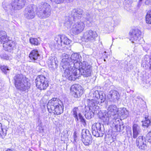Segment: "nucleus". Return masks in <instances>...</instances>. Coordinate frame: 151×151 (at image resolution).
I'll list each match as a JSON object with an SVG mask.
<instances>
[{
	"mask_svg": "<svg viewBox=\"0 0 151 151\" xmlns=\"http://www.w3.org/2000/svg\"><path fill=\"white\" fill-rule=\"evenodd\" d=\"M9 40L4 31H0V41L2 43L6 42Z\"/></svg>",
	"mask_w": 151,
	"mask_h": 151,
	"instance_id": "24",
	"label": "nucleus"
},
{
	"mask_svg": "<svg viewBox=\"0 0 151 151\" xmlns=\"http://www.w3.org/2000/svg\"><path fill=\"white\" fill-rule=\"evenodd\" d=\"M51 12V8L49 4L42 2L37 7L34 5H28L24 11V15L27 19H34L36 14L40 18L44 19L48 17Z\"/></svg>",
	"mask_w": 151,
	"mask_h": 151,
	"instance_id": "1",
	"label": "nucleus"
},
{
	"mask_svg": "<svg viewBox=\"0 0 151 151\" xmlns=\"http://www.w3.org/2000/svg\"><path fill=\"white\" fill-rule=\"evenodd\" d=\"M92 134L97 137H102L104 133V132L102 130H95L94 129H92Z\"/></svg>",
	"mask_w": 151,
	"mask_h": 151,
	"instance_id": "29",
	"label": "nucleus"
},
{
	"mask_svg": "<svg viewBox=\"0 0 151 151\" xmlns=\"http://www.w3.org/2000/svg\"><path fill=\"white\" fill-rule=\"evenodd\" d=\"M61 58L62 61L61 64L64 70L69 68L70 65L69 63L71 62L70 58L69 55L64 53L62 54Z\"/></svg>",
	"mask_w": 151,
	"mask_h": 151,
	"instance_id": "14",
	"label": "nucleus"
},
{
	"mask_svg": "<svg viewBox=\"0 0 151 151\" xmlns=\"http://www.w3.org/2000/svg\"><path fill=\"white\" fill-rule=\"evenodd\" d=\"M29 151H32V150H31V149H29V150H28Z\"/></svg>",
	"mask_w": 151,
	"mask_h": 151,
	"instance_id": "50",
	"label": "nucleus"
},
{
	"mask_svg": "<svg viewBox=\"0 0 151 151\" xmlns=\"http://www.w3.org/2000/svg\"><path fill=\"white\" fill-rule=\"evenodd\" d=\"M79 112V110L78 107H74L71 112V114L75 118V120L76 122L78 121V116L79 113H80Z\"/></svg>",
	"mask_w": 151,
	"mask_h": 151,
	"instance_id": "25",
	"label": "nucleus"
},
{
	"mask_svg": "<svg viewBox=\"0 0 151 151\" xmlns=\"http://www.w3.org/2000/svg\"><path fill=\"white\" fill-rule=\"evenodd\" d=\"M0 58L4 60H9L12 59V57L10 55L4 53L0 54Z\"/></svg>",
	"mask_w": 151,
	"mask_h": 151,
	"instance_id": "31",
	"label": "nucleus"
},
{
	"mask_svg": "<svg viewBox=\"0 0 151 151\" xmlns=\"http://www.w3.org/2000/svg\"><path fill=\"white\" fill-rule=\"evenodd\" d=\"M70 91L72 95L75 98L80 97L83 94V89L79 84H74L70 88Z\"/></svg>",
	"mask_w": 151,
	"mask_h": 151,
	"instance_id": "12",
	"label": "nucleus"
},
{
	"mask_svg": "<svg viewBox=\"0 0 151 151\" xmlns=\"http://www.w3.org/2000/svg\"><path fill=\"white\" fill-rule=\"evenodd\" d=\"M104 61H105V59H104Z\"/></svg>",
	"mask_w": 151,
	"mask_h": 151,
	"instance_id": "52",
	"label": "nucleus"
},
{
	"mask_svg": "<svg viewBox=\"0 0 151 151\" xmlns=\"http://www.w3.org/2000/svg\"><path fill=\"white\" fill-rule=\"evenodd\" d=\"M70 25H69L68 26V27H70Z\"/></svg>",
	"mask_w": 151,
	"mask_h": 151,
	"instance_id": "51",
	"label": "nucleus"
},
{
	"mask_svg": "<svg viewBox=\"0 0 151 151\" xmlns=\"http://www.w3.org/2000/svg\"><path fill=\"white\" fill-rule=\"evenodd\" d=\"M48 64L52 70L56 69L58 66V62L57 59L54 57H50L48 60Z\"/></svg>",
	"mask_w": 151,
	"mask_h": 151,
	"instance_id": "18",
	"label": "nucleus"
},
{
	"mask_svg": "<svg viewBox=\"0 0 151 151\" xmlns=\"http://www.w3.org/2000/svg\"><path fill=\"white\" fill-rule=\"evenodd\" d=\"M14 78L15 85L17 89L21 91H25L30 88V83L25 80L23 75L16 74Z\"/></svg>",
	"mask_w": 151,
	"mask_h": 151,
	"instance_id": "6",
	"label": "nucleus"
},
{
	"mask_svg": "<svg viewBox=\"0 0 151 151\" xmlns=\"http://www.w3.org/2000/svg\"><path fill=\"white\" fill-rule=\"evenodd\" d=\"M132 131L141 132V129L138 124H134L132 127Z\"/></svg>",
	"mask_w": 151,
	"mask_h": 151,
	"instance_id": "38",
	"label": "nucleus"
},
{
	"mask_svg": "<svg viewBox=\"0 0 151 151\" xmlns=\"http://www.w3.org/2000/svg\"><path fill=\"white\" fill-rule=\"evenodd\" d=\"M117 113L119 116H121L124 119L126 118L129 114L128 111L125 108H118Z\"/></svg>",
	"mask_w": 151,
	"mask_h": 151,
	"instance_id": "21",
	"label": "nucleus"
},
{
	"mask_svg": "<svg viewBox=\"0 0 151 151\" xmlns=\"http://www.w3.org/2000/svg\"><path fill=\"white\" fill-rule=\"evenodd\" d=\"M63 103L59 99L54 98L50 100L47 105L48 111L49 113L55 109L59 105L63 106Z\"/></svg>",
	"mask_w": 151,
	"mask_h": 151,
	"instance_id": "11",
	"label": "nucleus"
},
{
	"mask_svg": "<svg viewBox=\"0 0 151 151\" xmlns=\"http://www.w3.org/2000/svg\"><path fill=\"white\" fill-rule=\"evenodd\" d=\"M101 125L99 123L94 124L92 126V129H94L95 130H102L101 129Z\"/></svg>",
	"mask_w": 151,
	"mask_h": 151,
	"instance_id": "32",
	"label": "nucleus"
},
{
	"mask_svg": "<svg viewBox=\"0 0 151 151\" xmlns=\"http://www.w3.org/2000/svg\"><path fill=\"white\" fill-rule=\"evenodd\" d=\"M130 134V135L131 136H132V131L131 130H130V131H129V132H128Z\"/></svg>",
	"mask_w": 151,
	"mask_h": 151,
	"instance_id": "47",
	"label": "nucleus"
},
{
	"mask_svg": "<svg viewBox=\"0 0 151 151\" xmlns=\"http://www.w3.org/2000/svg\"><path fill=\"white\" fill-rule=\"evenodd\" d=\"M146 138L148 140L149 142H151V131L147 134Z\"/></svg>",
	"mask_w": 151,
	"mask_h": 151,
	"instance_id": "42",
	"label": "nucleus"
},
{
	"mask_svg": "<svg viewBox=\"0 0 151 151\" xmlns=\"http://www.w3.org/2000/svg\"><path fill=\"white\" fill-rule=\"evenodd\" d=\"M150 2V0H147L145 2V4L146 5H148L149 4Z\"/></svg>",
	"mask_w": 151,
	"mask_h": 151,
	"instance_id": "44",
	"label": "nucleus"
},
{
	"mask_svg": "<svg viewBox=\"0 0 151 151\" xmlns=\"http://www.w3.org/2000/svg\"><path fill=\"white\" fill-rule=\"evenodd\" d=\"M136 144L139 149L144 150L146 147L145 137L143 136L139 137L136 140Z\"/></svg>",
	"mask_w": 151,
	"mask_h": 151,
	"instance_id": "17",
	"label": "nucleus"
},
{
	"mask_svg": "<svg viewBox=\"0 0 151 151\" xmlns=\"http://www.w3.org/2000/svg\"><path fill=\"white\" fill-rule=\"evenodd\" d=\"M82 137H91V135L89 131L86 129H83L82 130Z\"/></svg>",
	"mask_w": 151,
	"mask_h": 151,
	"instance_id": "33",
	"label": "nucleus"
},
{
	"mask_svg": "<svg viewBox=\"0 0 151 151\" xmlns=\"http://www.w3.org/2000/svg\"><path fill=\"white\" fill-rule=\"evenodd\" d=\"M141 34V31L138 29H137L132 30L129 32L130 37V40L132 42H134V41H139Z\"/></svg>",
	"mask_w": 151,
	"mask_h": 151,
	"instance_id": "15",
	"label": "nucleus"
},
{
	"mask_svg": "<svg viewBox=\"0 0 151 151\" xmlns=\"http://www.w3.org/2000/svg\"><path fill=\"white\" fill-rule=\"evenodd\" d=\"M80 58H81V57L80 55L77 53H74L71 56L70 61L72 62L79 61Z\"/></svg>",
	"mask_w": 151,
	"mask_h": 151,
	"instance_id": "28",
	"label": "nucleus"
},
{
	"mask_svg": "<svg viewBox=\"0 0 151 151\" xmlns=\"http://www.w3.org/2000/svg\"><path fill=\"white\" fill-rule=\"evenodd\" d=\"M91 96L93 98L86 99L85 102L88 106V107L89 110H97L99 109V107L97 105V101L95 99L96 98L97 99L98 103H101L105 100V95L101 91L96 90L93 92Z\"/></svg>",
	"mask_w": 151,
	"mask_h": 151,
	"instance_id": "3",
	"label": "nucleus"
},
{
	"mask_svg": "<svg viewBox=\"0 0 151 151\" xmlns=\"http://www.w3.org/2000/svg\"><path fill=\"white\" fill-rule=\"evenodd\" d=\"M29 40L30 43L34 45H37L40 44L38 40L36 38H30Z\"/></svg>",
	"mask_w": 151,
	"mask_h": 151,
	"instance_id": "36",
	"label": "nucleus"
},
{
	"mask_svg": "<svg viewBox=\"0 0 151 151\" xmlns=\"http://www.w3.org/2000/svg\"><path fill=\"white\" fill-rule=\"evenodd\" d=\"M146 20L147 23L151 24V10L147 12L146 16Z\"/></svg>",
	"mask_w": 151,
	"mask_h": 151,
	"instance_id": "35",
	"label": "nucleus"
},
{
	"mask_svg": "<svg viewBox=\"0 0 151 151\" xmlns=\"http://www.w3.org/2000/svg\"><path fill=\"white\" fill-rule=\"evenodd\" d=\"M98 35L95 31L91 30L87 31L83 34V37L87 42L93 41L96 40Z\"/></svg>",
	"mask_w": 151,
	"mask_h": 151,
	"instance_id": "13",
	"label": "nucleus"
},
{
	"mask_svg": "<svg viewBox=\"0 0 151 151\" xmlns=\"http://www.w3.org/2000/svg\"><path fill=\"white\" fill-rule=\"evenodd\" d=\"M15 42L10 40L3 43V45L5 50L9 51H11V50L15 48Z\"/></svg>",
	"mask_w": 151,
	"mask_h": 151,
	"instance_id": "19",
	"label": "nucleus"
},
{
	"mask_svg": "<svg viewBox=\"0 0 151 151\" xmlns=\"http://www.w3.org/2000/svg\"><path fill=\"white\" fill-rule=\"evenodd\" d=\"M117 111V108L116 105H110L108 107L107 111L103 114L100 118L105 123L108 124L109 121H112L115 119Z\"/></svg>",
	"mask_w": 151,
	"mask_h": 151,
	"instance_id": "5",
	"label": "nucleus"
},
{
	"mask_svg": "<svg viewBox=\"0 0 151 151\" xmlns=\"http://www.w3.org/2000/svg\"><path fill=\"white\" fill-rule=\"evenodd\" d=\"M141 132L133 131V137L134 138H136L140 134Z\"/></svg>",
	"mask_w": 151,
	"mask_h": 151,
	"instance_id": "41",
	"label": "nucleus"
},
{
	"mask_svg": "<svg viewBox=\"0 0 151 151\" xmlns=\"http://www.w3.org/2000/svg\"><path fill=\"white\" fill-rule=\"evenodd\" d=\"M108 97L110 101L116 102L120 98V95L118 91L115 90L111 91L108 94Z\"/></svg>",
	"mask_w": 151,
	"mask_h": 151,
	"instance_id": "16",
	"label": "nucleus"
},
{
	"mask_svg": "<svg viewBox=\"0 0 151 151\" xmlns=\"http://www.w3.org/2000/svg\"><path fill=\"white\" fill-rule=\"evenodd\" d=\"M78 116L79 119L81 120V122L83 123V125H85L86 124L85 120L81 115V113H79Z\"/></svg>",
	"mask_w": 151,
	"mask_h": 151,
	"instance_id": "40",
	"label": "nucleus"
},
{
	"mask_svg": "<svg viewBox=\"0 0 151 151\" xmlns=\"http://www.w3.org/2000/svg\"><path fill=\"white\" fill-rule=\"evenodd\" d=\"M142 126H143L146 127H147L150 124V121L147 118H145V120L144 121H142Z\"/></svg>",
	"mask_w": 151,
	"mask_h": 151,
	"instance_id": "37",
	"label": "nucleus"
},
{
	"mask_svg": "<svg viewBox=\"0 0 151 151\" xmlns=\"http://www.w3.org/2000/svg\"><path fill=\"white\" fill-rule=\"evenodd\" d=\"M91 66L88 64V63L83 61L81 68L75 69L74 70V75L72 77H70V81H74L76 78H78L81 75L84 77L90 76L91 73Z\"/></svg>",
	"mask_w": 151,
	"mask_h": 151,
	"instance_id": "4",
	"label": "nucleus"
},
{
	"mask_svg": "<svg viewBox=\"0 0 151 151\" xmlns=\"http://www.w3.org/2000/svg\"><path fill=\"white\" fill-rule=\"evenodd\" d=\"M121 126L120 125H116L115 126V127L116 129V131L118 132L120 131L121 129Z\"/></svg>",
	"mask_w": 151,
	"mask_h": 151,
	"instance_id": "43",
	"label": "nucleus"
},
{
	"mask_svg": "<svg viewBox=\"0 0 151 151\" xmlns=\"http://www.w3.org/2000/svg\"><path fill=\"white\" fill-rule=\"evenodd\" d=\"M63 111V106H60L59 105L57 108L53 110V111H51V113H53L55 114L60 115L62 114Z\"/></svg>",
	"mask_w": 151,
	"mask_h": 151,
	"instance_id": "26",
	"label": "nucleus"
},
{
	"mask_svg": "<svg viewBox=\"0 0 151 151\" xmlns=\"http://www.w3.org/2000/svg\"><path fill=\"white\" fill-rule=\"evenodd\" d=\"M85 14L86 17H83L80 21L75 23L72 26L70 31L73 34L78 35L83 30L85 27L84 23L88 26L91 25L95 16V14L88 11L85 13Z\"/></svg>",
	"mask_w": 151,
	"mask_h": 151,
	"instance_id": "2",
	"label": "nucleus"
},
{
	"mask_svg": "<svg viewBox=\"0 0 151 151\" xmlns=\"http://www.w3.org/2000/svg\"><path fill=\"white\" fill-rule=\"evenodd\" d=\"M40 56L38 50L37 49H34L30 52L29 57L32 60L35 61L38 59Z\"/></svg>",
	"mask_w": 151,
	"mask_h": 151,
	"instance_id": "22",
	"label": "nucleus"
},
{
	"mask_svg": "<svg viewBox=\"0 0 151 151\" xmlns=\"http://www.w3.org/2000/svg\"><path fill=\"white\" fill-rule=\"evenodd\" d=\"M25 3V0H12L10 4H6L4 9L6 10H20L24 6Z\"/></svg>",
	"mask_w": 151,
	"mask_h": 151,
	"instance_id": "8",
	"label": "nucleus"
},
{
	"mask_svg": "<svg viewBox=\"0 0 151 151\" xmlns=\"http://www.w3.org/2000/svg\"><path fill=\"white\" fill-rule=\"evenodd\" d=\"M83 62L79 61L72 62L71 61L69 63V68L64 70L63 76L65 77L69 80H70V77H72L74 75V71L75 69H79L82 66Z\"/></svg>",
	"mask_w": 151,
	"mask_h": 151,
	"instance_id": "7",
	"label": "nucleus"
},
{
	"mask_svg": "<svg viewBox=\"0 0 151 151\" xmlns=\"http://www.w3.org/2000/svg\"><path fill=\"white\" fill-rule=\"evenodd\" d=\"M6 134V130L3 128L2 124L0 123V137L4 139Z\"/></svg>",
	"mask_w": 151,
	"mask_h": 151,
	"instance_id": "30",
	"label": "nucleus"
},
{
	"mask_svg": "<svg viewBox=\"0 0 151 151\" xmlns=\"http://www.w3.org/2000/svg\"><path fill=\"white\" fill-rule=\"evenodd\" d=\"M142 0H139V3L140 4H142Z\"/></svg>",
	"mask_w": 151,
	"mask_h": 151,
	"instance_id": "48",
	"label": "nucleus"
},
{
	"mask_svg": "<svg viewBox=\"0 0 151 151\" xmlns=\"http://www.w3.org/2000/svg\"><path fill=\"white\" fill-rule=\"evenodd\" d=\"M43 131V129H42L41 131H40V132H42Z\"/></svg>",
	"mask_w": 151,
	"mask_h": 151,
	"instance_id": "49",
	"label": "nucleus"
},
{
	"mask_svg": "<svg viewBox=\"0 0 151 151\" xmlns=\"http://www.w3.org/2000/svg\"><path fill=\"white\" fill-rule=\"evenodd\" d=\"M35 81L37 86L40 90H45L48 86V79L43 75L38 76Z\"/></svg>",
	"mask_w": 151,
	"mask_h": 151,
	"instance_id": "10",
	"label": "nucleus"
},
{
	"mask_svg": "<svg viewBox=\"0 0 151 151\" xmlns=\"http://www.w3.org/2000/svg\"><path fill=\"white\" fill-rule=\"evenodd\" d=\"M6 151H15L14 150L11 149H8Z\"/></svg>",
	"mask_w": 151,
	"mask_h": 151,
	"instance_id": "45",
	"label": "nucleus"
},
{
	"mask_svg": "<svg viewBox=\"0 0 151 151\" xmlns=\"http://www.w3.org/2000/svg\"><path fill=\"white\" fill-rule=\"evenodd\" d=\"M55 42L54 45L53 44L52 49H59L63 45H69L70 40L65 36L63 35L61 36H58L55 37Z\"/></svg>",
	"mask_w": 151,
	"mask_h": 151,
	"instance_id": "9",
	"label": "nucleus"
},
{
	"mask_svg": "<svg viewBox=\"0 0 151 151\" xmlns=\"http://www.w3.org/2000/svg\"><path fill=\"white\" fill-rule=\"evenodd\" d=\"M82 137L83 138L82 141L85 145L88 146L91 144L92 140L91 137Z\"/></svg>",
	"mask_w": 151,
	"mask_h": 151,
	"instance_id": "27",
	"label": "nucleus"
},
{
	"mask_svg": "<svg viewBox=\"0 0 151 151\" xmlns=\"http://www.w3.org/2000/svg\"><path fill=\"white\" fill-rule=\"evenodd\" d=\"M85 111H84V114L86 118L88 119H90L93 117L95 111L97 110H89L88 107H85Z\"/></svg>",
	"mask_w": 151,
	"mask_h": 151,
	"instance_id": "20",
	"label": "nucleus"
},
{
	"mask_svg": "<svg viewBox=\"0 0 151 151\" xmlns=\"http://www.w3.org/2000/svg\"><path fill=\"white\" fill-rule=\"evenodd\" d=\"M73 0H52L53 2L55 3L59 4L64 2H67L68 1H72Z\"/></svg>",
	"mask_w": 151,
	"mask_h": 151,
	"instance_id": "39",
	"label": "nucleus"
},
{
	"mask_svg": "<svg viewBox=\"0 0 151 151\" xmlns=\"http://www.w3.org/2000/svg\"><path fill=\"white\" fill-rule=\"evenodd\" d=\"M71 24V22H70L69 21H68L66 22V23H65V24L66 25H67L68 24Z\"/></svg>",
	"mask_w": 151,
	"mask_h": 151,
	"instance_id": "46",
	"label": "nucleus"
},
{
	"mask_svg": "<svg viewBox=\"0 0 151 151\" xmlns=\"http://www.w3.org/2000/svg\"><path fill=\"white\" fill-rule=\"evenodd\" d=\"M0 68L2 72L5 74H6L9 72L10 69L6 66L3 65L0 67Z\"/></svg>",
	"mask_w": 151,
	"mask_h": 151,
	"instance_id": "34",
	"label": "nucleus"
},
{
	"mask_svg": "<svg viewBox=\"0 0 151 151\" xmlns=\"http://www.w3.org/2000/svg\"><path fill=\"white\" fill-rule=\"evenodd\" d=\"M83 13V10L82 9L78 8L77 9H74L71 12L72 16L79 18Z\"/></svg>",
	"mask_w": 151,
	"mask_h": 151,
	"instance_id": "23",
	"label": "nucleus"
}]
</instances>
